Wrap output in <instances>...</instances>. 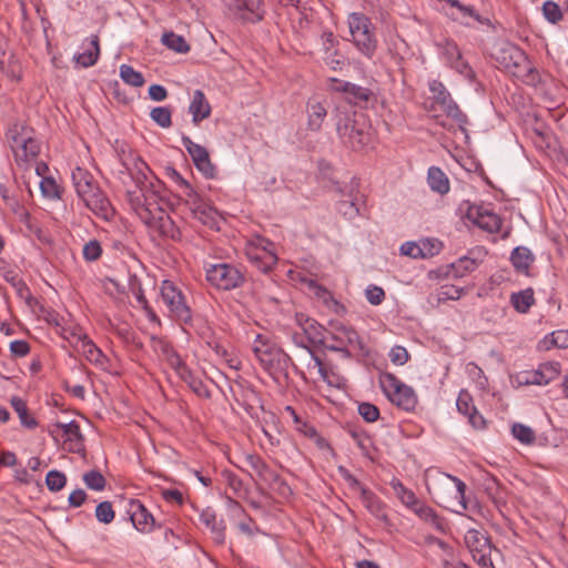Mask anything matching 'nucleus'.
<instances>
[{"instance_id":"c03bdc74","label":"nucleus","mask_w":568,"mask_h":568,"mask_svg":"<svg viewBox=\"0 0 568 568\" xmlns=\"http://www.w3.org/2000/svg\"><path fill=\"white\" fill-rule=\"evenodd\" d=\"M161 354L164 361L173 368L176 373L184 367L186 364L182 361L181 356L175 352L173 346L169 343L161 344Z\"/></svg>"},{"instance_id":"9d476101","label":"nucleus","mask_w":568,"mask_h":568,"mask_svg":"<svg viewBox=\"0 0 568 568\" xmlns=\"http://www.w3.org/2000/svg\"><path fill=\"white\" fill-rule=\"evenodd\" d=\"M348 24L355 47L366 58L372 59L377 49V40L372 31L369 19L362 13H352Z\"/></svg>"},{"instance_id":"0eeeda50","label":"nucleus","mask_w":568,"mask_h":568,"mask_svg":"<svg viewBox=\"0 0 568 568\" xmlns=\"http://www.w3.org/2000/svg\"><path fill=\"white\" fill-rule=\"evenodd\" d=\"M7 138L19 165L22 162L34 160L39 155L40 143L32 136V129L16 123L9 129Z\"/></svg>"},{"instance_id":"09e8293b","label":"nucleus","mask_w":568,"mask_h":568,"mask_svg":"<svg viewBox=\"0 0 568 568\" xmlns=\"http://www.w3.org/2000/svg\"><path fill=\"white\" fill-rule=\"evenodd\" d=\"M151 119L161 128L168 129L172 125V112L168 106H155L150 112Z\"/></svg>"},{"instance_id":"1a4fd4ad","label":"nucleus","mask_w":568,"mask_h":568,"mask_svg":"<svg viewBox=\"0 0 568 568\" xmlns=\"http://www.w3.org/2000/svg\"><path fill=\"white\" fill-rule=\"evenodd\" d=\"M379 385L386 397L397 407L410 412L417 405V396L410 386L400 382L392 373H382L379 375Z\"/></svg>"},{"instance_id":"2eb2a0df","label":"nucleus","mask_w":568,"mask_h":568,"mask_svg":"<svg viewBox=\"0 0 568 568\" xmlns=\"http://www.w3.org/2000/svg\"><path fill=\"white\" fill-rule=\"evenodd\" d=\"M464 541L474 560L481 568H495L491 560L493 546L483 530L468 529L464 536Z\"/></svg>"},{"instance_id":"6ab92c4d","label":"nucleus","mask_w":568,"mask_h":568,"mask_svg":"<svg viewBox=\"0 0 568 568\" xmlns=\"http://www.w3.org/2000/svg\"><path fill=\"white\" fill-rule=\"evenodd\" d=\"M183 146L189 152L190 156L193 160L195 168L203 173V175L207 179H213L216 175V169L210 160V154L207 150L194 143L189 136L184 135L182 138Z\"/></svg>"},{"instance_id":"680f3d73","label":"nucleus","mask_w":568,"mask_h":568,"mask_svg":"<svg viewBox=\"0 0 568 568\" xmlns=\"http://www.w3.org/2000/svg\"><path fill=\"white\" fill-rule=\"evenodd\" d=\"M465 290L463 287H457L454 285H443L438 292V302H446L448 300L456 301L460 298L464 294Z\"/></svg>"},{"instance_id":"dca6fc26","label":"nucleus","mask_w":568,"mask_h":568,"mask_svg":"<svg viewBox=\"0 0 568 568\" xmlns=\"http://www.w3.org/2000/svg\"><path fill=\"white\" fill-rule=\"evenodd\" d=\"M429 90L433 93L434 102L440 106L443 112L448 118L455 120L460 130L466 131L468 118L452 99L450 93L446 90L445 85L442 82L434 80L429 83Z\"/></svg>"},{"instance_id":"774afa93","label":"nucleus","mask_w":568,"mask_h":568,"mask_svg":"<svg viewBox=\"0 0 568 568\" xmlns=\"http://www.w3.org/2000/svg\"><path fill=\"white\" fill-rule=\"evenodd\" d=\"M477 267L475 260L469 257H462L453 264V268L457 276H464L467 272H473Z\"/></svg>"},{"instance_id":"37998d69","label":"nucleus","mask_w":568,"mask_h":568,"mask_svg":"<svg viewBox=\"0 0 568 568\" xmlns=\"http://www.w3.org/2000/svg\"><path fill=\"white\" fill-rule=\"evenodd\" d=\"M310 288L327 307L333 308L335 312H339V310L344 308V306L333 297L332 293L326 287L312 281L310 283Z\"/></svg>"},{"instance_id":"c85d7f7f","label":"nucleus","mask_w":568,"mask_h":568,"mask_svg":"<svg viewBox=\"0 0 568 568\" xmlns=\"http://www.w3.org/2000/svg\"><path fill=\"white\" fill-rule=\"evenodd\" d=\"M54 427L61 429L63 435L67 436V440L70 442L71 452H80L83 448V436L80 430V426L75 420L70 423H57Z\"/></svg>"},{"instance_id":"58836bf2","label":"nucleus","mask_w":568,"mask_h":568,"mask_svg":"<svg viewBox=\"0 0 568 568\" xmlns=\"http://www.w3.org/2000/svg\"><path fill=\"white\" fill-rule=\"evenodd\" d=\"M510 302L514 308L519 313H527L531 305L535 303L534 290L526 288L524 291L513 293Z\"/></svg>"},{"instance_id":"f03ea898","label":"nucleus","mask_w":568,"mask_h":568,"mask_svg":"<svg viewBox=\"0 0 568 568\" xmlns=\"http://www.w3.org/2000/svg\"><path fill=\"white\" fill-rule=\"evenodd\" d=\"M72 181L78 196L93 214L105 221L113 219L115 212L109 197L89 171L75 168L72 171Z\"/></svg>"},{"instance_id":"603ef678","label":"nucleus","mask_w":568,"mask_h":568,"mask_svg":"<svg viewBox=\"0 0 568 568\" xmlns=\"http://www.w3.org/2000/svg\"><path fill=\"white\" fill-rule=\"evenodd\" d=\"M516 78L532 87H537L541 82L539 71L531 65L529 60H527L526 68H524L520 73L516 74Z\"/></svg>"},{"instance_id":"473e14b6","label":"nucleus","mask_w":568,"mask_h":568,"mask_svg":"<svg viewBox=\"0 0 568 568\" xmlns=\"http://www.w3.org/2000/svg\"><path fill=\"white\" fill-rule=\"evenodd\" d=\"M483 488L487 496L494 501V504H506V490L504 487H501L496 477L486 475L483 480Z\"/></svg>"},{"instance_id":"72a5a7b5","label":"nucleus","mask_w":568,"mask_h":568,"mask_svg":"<svg viewBox=\"0 0 568 568\" xmlns=\"http://www.w3.org/2000/svg\"><path fill=\"white\" fill-rule=\"evenodd\" d=\"M326 331L321 324L312 318H305L303 333L312 344L326 345Z\"/></svg>"},{"instance_id":"ddd939ff","label":"nucleus","mask_w":568,"mask_h":568,"mask_svg":"<svg viewBox=\"0 0 568 568\" xmlns=\"http://www.w3.org/2000/svg\"><path fill=\"white\" fill-rule=\"evenodd\" d=\"M161 297L175 321L183 324L192 323L191 307L187 305L185 296L171 281H163Z\"/></svg>"},{"instance_id":"3c124183","label":"nucleus","mask_w":568,"mask_h":568,"mask_svg":"<svg viewBox=\"0 0 568 568\" xmlns=\"http://www.w3.org/2000/svg\"><path fill=\"white\" fill-rule=\"evenodd\" d=\"M511 434L516 439L526 445L532 444L536 439L535 432L530 427L519 423L513 425Z\"/></svg>"},{"instance_id":"39448f33","label":"nucleus","mask_w":568,"mask_h":568,"mask_svg":"<svg viewBox=\"0 0 568 568\" xmlns=\"http://www.w3.org/2000/svg\"><path fill=\"white\" fill-rule=\"evenodd\" d=\"M336 130L342 142L354 151L362 150L369 142V125L362 113L339 114Z\"/></svg>"},{"instance_id":"bf43d9fd","label":"nucleus","mask_w":568,"mask_h":568,"mask_svg":"<svg viewBox=\"0 0 568 568\" xmlns=\"http://www.w3.org/2000/svg\"><path fill=\"white\" fill-rule=\"evenodd\" d=\"M446 52L452 58H455V61H452V67L455 68L457 71H459L463 74H468V72L471 71L468 64L462 59V53L456 44L448 45Z\"/></svg>"},{"instance_id":"f704fd0d","label":"nucleus","mask_w":568,"mask_h":568,"mask_svg":"<svg viewBox=\"0 0 568 568\" xmlns=\"http://www.w3.org/2000/svg\"><path fill=\"white\" fill-rule=\"evenodd\" d=\"M361 500L365 508L374 515L378 519H386V514L384 510V504L379 500V498L369 489H362L359 494Z\"/></svg>"},{"instance_id":"6e6552de","label":"nucleus","mask_w":568,"mask_h":568,"mask_svg":"<svg viewBox=\"0 0 568 568\" xmlns=\"http://www.w3.org/2000/svg\"><path fill=\"white\" fill-rule=\"evenodd\" d=\"M206 281L219 291H233L245 283V274L241 267L231 263H216L206 266Z\"/></svg>"},{"instance_id":"c9c22d12","label":"nucleus","mask_w":568,"mask_h":568,"mask_svg":"<svg viewBox=\"0 0 568 568\" xmlns=\"http://www.w3.org/2000/svg\"><path fill=\"white\" fill-rule=\"evenodd\" d=\"M176 374L197 396L203 398H209L211 396V393L204 383L199 377L194 376V374L186 365L182 367Z\"/></svg>"},{"instance_id":"69168bd1","label":"nucleus","mask_w":568,"mask_h":568,"mask_svg":"<svg viewBox=\"0 0 568 568\" xmlns=\"http://www.w3.org/2000/svg\"><path fill=\"white\" fill-rule=\"evenodd\" d=\"M358 414L367 423H374L379 418V409L377 406L366 402L358 405Z\"/></svg>"},{"instance_id":"393cba45","label":"nucleus","mask_w":568,"mask_h":568,"mask_svg":"<svg viewBox=\"0 0 568 568\" xmlns=\"http://www.w3.org/2000/svg\"><path fill=\"white\" fill-rule=\"evenodd\" d=\"M447 3L450 7L456 8L458 11L457 14L452 16L453 20L459 21L466 27L473 26L468 19H471L479 24L493 27L490 19L480 16L473 6H465L459 0H447Z\"/></svg>"},{"instance_id":"0e129e2a","label":"nucleus","mask_w":568,"mask_h":568,"mask_svg":"<svg viewBox=\"0 0 568 568\" xmlns=\"http://www.w3.org/2000/svg\"><path fill=\"white\" fill-rule=\"evenodd\" d=\"M365 297L369 304L377 306L384 302L385 291L381 286L371 284L365 290Z\"/></svg>"},{"instance_id":"7c9ffc66","label":"nucleus","mask_w":568,"mask_h":568,"mask_svg":"<svg viewBox=\"0 0 568 568\" xmlns=\"http://www.w3.org/2000/svg\"><path fill=\"white\" fill-rule=\"evenodd\" d=\"M293 341L296 345L302 346L306 351L304 354V359L306 362L307 368L317 369L320 376L326 381L328 375L323 366L322 361L313 353L310 347L305 346L303 337L298 333H295L293 334Z\"/></svg>"},{"instance_id":"f8f14e48","label":"nucleus","mask_w":568,"mask_h":568,"mask_svg":"<svg viewBox=\"0 0 568 568\" xmlns=\"http://www.w3.org/2000/svg\"><path fill=\"white\" fill-rule=\"evenodd\" d=\"M175 175L179 183L185 189V204L190 209L193 217L210 229H219L217 211L205 202L179 173L175 172Z\"/></svg>"},{"instance_id":"c756f323","label":"nucleus","mask_w":568,"mask_h":568,"mask_svg":"<svg viewBox=\"0 0 568 568\" xmlns=\"http://www.w3.org/2000/svg\"><path fill=\"white\" fill-rule=\"evenodd\" d=\"M11 407L18 414L20 423L28 429L38 427V420L30 413L27 402L19 396H12L10 399Z\"/></svg>"},{"instance_id":"e2e57ef3","label":"nucleus","mask_w":568,"mask_h":568,"mask_svg":"<svg viewBox=\"0 0 568 568\" xmlns=\"http://www.w3.org/2000/svg\"><path fill=\"white\" fill-rule=\"evenodd\" d=\"M400 253L406 256H410L413 258H425L427 257V252L423 244H417L415 242H406L400 246Z\"/></svg>"},{"instance_id":"de8ad7c7","label":"nucleus","mask_w":568,"mask_h":568,"mask_svg":"<svg viewBox=\"0 0 568 568\" xmlns=\"http://www.w3.org/2000/svg\"><path fill=\"white\" fill-rule=\"evenodd\" d=\"M82 479L89 489L95 491H101L106 486L104 476L101 474V471L95 469L84 473Z\"/></svg>"},{"instance_id":"cd10ccee","label":"nucleus","mask_w":568,"mask_h":568,"mask_svg":"<svg viewBox=\"0 0 568 568\" xmlns=\"http://www.w3.org/2000/svg\"><path fill=\"white\" fill-rule=\"evenodd\" d=\"M200 520L211 530L214 541L217 545H223L225 541V525L223 520H216L215 511L211 508L204 509L200 514Z\"/></svg>"},{"instance_id":"4468645a","label":"nucleus","mask_w":568,"mask_h":568,"mask_svg":"<svg viewBox=\"0 0 568 568\" xmlns=\"http://www.w3.org/2000/svg\"><path fill=\"white\" fill-rule=\"evenodd\" d=\"M493 57L500 69L516 77L526 68L528 57L517 45L510 42H501L496 48Z\"/></svg>"},{"instance_id":"6e6d98bb","label":"nucleus","mask_w":568,"mask_h":568,"mask_svg":"<svg viewBox=\"0 0 568 568\" xmlns=\"http://www.w3.org/2000/svg\"><path fill=\"white\" fill-rule=\"evenodd\" d=\"M542 13L546 20L552 24L558 23L562 19L561 9L554 1H546L542 4Z\"/></svg>"},{"instance_id":"052dcab7","label":"nucleus","mask_w":568,"mask_h":568,"mask_svg":"<svg viewBox=\"0 0 568 568\" xmlns=\"http://www.w3.org/2000/svg\"><path fill=\"white\" fill-rule=\"evenodd\" d=\"M250 258L255 262L257 267L263 272L270 271L277 261L276 255L270 252H264L263 255L250 254Z\"/></svg>"},{"instance_id":"20e7f679","label":"nucleus","mask_w":568,"mask_h":568,"mask_svg":"<svg viewBox=\"0 0 568 568\" xmlns=\"http://www.w3.org/2000/svg\"><path fill=\"white\" fill-rule=\"evenodd\" d=\"M323 347L338 352L345 358H351L353 352L366 353L358 333L341 322H329L326 331V345Z\"/></svg>"},{"instance_id":"13d9d810","label":"nucleus","mask_w":568,"mask_h":568,"mask_svg":"<svg viewBox=\"0 0 568 568\" xmlns=\"http://www.w3.org/2000/svg\"><path fill=\"white\" fill-rule=\"evenodd\" d=\"M223 477L229 486V488L234 493L235 496L242 497L246 489L244 488V484L242 479L236 476L234 473L225 470L223 471Z\"/></svg>"},{"instance_id":"4d7b16f0","label":"nucleus","mask_w":568,"mask_h":568,"mask_svg":"<svg viewBox=\"0 0 568 568\" xmlns=\"http://www.w3.org/2000/svg\"><path fill=\"white\" fill-rule=\"evenodd\" d=\"M40 189H41L42 194L45 197L60 199V196H61L60 195V193H61L60 186L57 184V182L52 178L43 176V179L40 182Z\"/></svg>"},{"instance_id":"864d4df0","label":"nucleus","mask_w":568,"mask_h":568,"mask_svg":"<svg viewBox=\"0 0 568 568\" xmlns=\"http://www.w3.org/2000/svg\"><path fill=\"white\" fill-rule=\"evenodd\" d=\"M45 485L51 491H60L67 485V476L59 470H50L45 476Z\"/></svg>"},{"instance_id":"2f4dec72","label":"nucleus","mask_w":568,"mask_h":568,"mask_svg":"<svg viewBox=\"0 0 568 568\" xmlns=\"http://www.w3.org/2000/svg\"><path fill=\"white\" fill-rule=\"evenodd\" d=\"M510 261L517 272L528 274L535 257L529 248L518 246L511 252Z\"/></svg>"},{"instance_id":"5fc2aeb1","label":"nucleus","mask_w":568,"mask_h":568,"mask_svg":"<svg viewBox=\"0 0 568 568\" xmlns=\"http://www.w3.org/2000/svg\"><path fill=\"white\" fill-rule=\"evenodd\" d=\"M95 517L102 524H110L115 517L112 504L110 501H102L95 508Z\"/></svg>"},{"instance_id":"bb28decb","label":"nucleus","mask_w":568,"mask_h":568,"mask_svg":"<svg viewBox=\"0 0 568 568\" xmlns=\"http://www.w3.org/2000/svg\"><path fill=\"white\" fill-rule=\"evenodd\" d=\"M189 112L192 114V122L195 125L211 115V105L207 102L203 91H194L192 101L189 105Z\"/></svg>"},{"instance_id":"a878e982","label":"nucleus","mask_w":568,"mask_h":568,"mask_svg":"<svg viewBox=\"0 0 568 568\" xmlns=\"http://www.w3.org/2000/svg\"><path fill=\"white\" fill-rule=\"evenodd\" d=\"M72 336L75 338L77 349L81 351L89 362L100 365L103 363L104 354L85 334L73 333Z\"/></svg>"},{"instance_id":"8fccbe9b","label":"nucleus","mask_w":568,"mask_h":568,"mask_svg":"<svg viewBox=\"0 0 568 568\" xmlns=\"http://www.w3.org/2000/svg\"><path fill=\"white\" fill-rule=\"evenodd\" d=\"M120 77L121 79L132 85V87H142L144 84V78L142 73L135 71L131 65L122 64L120 67Z\"/></svg>"},{"instance_id":"79ce46f5","label":"nucleus","mask_w":568,"mask_h":568,"mask_svg":"<svg viewBox=\"0 0 568 568\" xmlns=\"http://www.w3.org/2000/svg\"><path fill=\"white\" fill-rule=\"evenodd\" d=\"M162 43L178 52V53H186L190 51V45L185 41V39L182 36L175 34L174 32H164L162 34Z\"/></svg>"},{"instance_id":"7ed1b4c3","label":"nucleus","mask_w":568,"mask_h":568,"mask_svg":"<svg viewBox=\"0 0 568 568\" xmlns=\"http://www.w3.org/2000/svg\"><path fill=\"white\" fill-rule=\"evenodd\" d=\"M253 353L262 367L275 379L280 375L287 377V368L290 366H292L295 372H298L297 366L294 364L290 355L271 344L262 335L256 336L253 345Z\"/></svg>"},{"instance_id":"423d86ee","label":"nucleus","mask_w":568,"mask_h":568,"mask_svg":"<svg viewBox=\"0 0 568 568\" xmlns=\"http://www.w3.org/2000/svg\"><path fill=\"white\" fill-rule=\"evenodd\" d=\"M465 493V483L452 475H446L445 480L435 485L434 490L430 491L434 500L440 507L456 514H462L467 509Z\"/></svg>"},{"instance_id":"e433bc0d","label":"nucleus","mask_w":568,"mask_h":568,"mask_svg":"<svg viewBox=\"0 0 568 568\" xmlns=\"http://www.w3.org/2000/svg\"><path fill=\"white\" fill-rule=\"evenodd\" d=\"M427 181L429 187L439 193L446 194L449 191V180L447 175L436 166H432L428 170Z\"/></svg>"},{"instance_id":"412c9836","label":"nucleus","mask_w":568,"mask_h":568,"mask_svg":"<svg viewBox=\"0 0 568 568\" xmlns=\"http://www.w3.org/2000/svg\"><path fill=\"white\" fill-rule=\"evenodd\" d=\"M331 81L334 83L333 90L336 92L345 93L347 95L348 102L355 105L366 104L375 97L373 91L368 88H364L335 78L331 79Z\"/></svg>"},{"instance_id":"a18cd8bd","label":"nucleus","mask_w":568,"mask_h":568,"mask_svg":"<svg viewBox=\"0 0 568 568\" xmlns=\"http://www.w3.org/2000/svg\"><path fill=\"white\" fill-rule=\"evenodd\" d=\"M392 487L395 490L397 498L409 509H412L418 501L416 495L410 489L406 488L399 480H393Z\"/></svg>"},{"instance_id":"338daca9","label":"nucleus","mask_w":568,"mask_h":568,"mask_svg":"<svg viewBox=\"0 0 568 568\" xmlns=\"http://www.w3.org/2000/svg\"><path fill=\"white\" fill-rule=\"evenodd\" d=\"M102 247L99 241L91 240L83 246V257L89 262H94L100 258Z\"/></svg>"},{"instance_id":"ea45409f","label":"nucleus","mask_w":568,"mask_h":568,"mask_svg":"<svg viewBox=\"0 0 568 568\" xmlns=\"http://www.w3.org/2000/svg\"><path fill=\"white\" fill-rule=\"evenodd\" d=\"M90 45L91 49H88L75 57L77 62L84 68L94 65L99 59L100 45L98 36L94 34L91 37Z\"/></svg>"},{"instance_id":"4c0bfd02","label":"nucleus","mask_w":568,"mask_h":568,"mask_svg":"<svg viewBox=\"0 0 568 568\" xmlns=\"http://www.w3.org/2000/svg\"><path fill=\"white\" fill-rule=\"evenodd\" d=\"M308 128L312 131H318L327 114L326 109L321 102L310 101L307 103Z\"/></svg>"},{"instance_id":"9b49d317","label":"nucleus","mask_w":568,"mask_h":568,"mask_svg":"<svg viewBox=\"0 0 568 568\" xmlns=\"http://www.w3.org/2000/svg\"><path fill=\"white\" fill-rule=\"evenodd\" d=\"M243 463L252 469L253 473L248 471V475L255 484L262 481L283 495L290 491L286 481L260 455L246 454L243 457Z\"/></svg>"},{"instance_id":"b1692460","label":"nucleus","mask_w":568,"mask_h":568,"mask_svg":"<svg viewBox=\"0 0 568 568\" xmlns=\"http://www.w3.org/2000/svg\"><path fill=\"white\" fill-rule=\"evenodd\" d=\"M146 225L156 231L162 239H169L174 242L181 241L182 239L180 229L166 212L155 216V219L148 222Z\"/></svg>"},{"instance_id":"aec40b11","label":"nucleus","mask_w":568,"mask_h":568,"mask_svg":"<svg viewBox=\"0 0 568 568\" xmlns=\"http://www.w3.org/2000/svg\"><path fill=\"white\" fill-rule=\"evenodd\" d=\"M333 191L339 196L336 207L346 219L352 220L359 214L358 196L354 186L342 187L339 183L333 184Z\"/></svg>"},{"instance_id":"a19ab883","label":"nucleus","mask_w":568,"mask_h":568,"mask_svg":"<svg viewBox=\"0 0 568 568\" xmlns=\"http://www.w3.org/2000/svg\"><path fill=\"white\" fill-rule=\"evenodd\" d=\"M4 205L17 216L21 223L27 226L29 231L33 230L30 213L17 195L12 196Z\"/></svg>"},{"instance_id":"49530a36","label":"nucleus","mask_w":568,"mask_h":568,"mask_svg":"<svg viewBox=\"0 0 568 568\" xmlns=\"http://www.w3.org/2000/svg\"><path fill=\"white\" fill-rule=\"evenodd\" d=\"M412 510L425 521H429L437 528H440L442 520L432 507L418 500L416 505L412 508Z\"/></svg>"},{"instance_id":"a211bd4d","label":"nucleus","mask_w":568,"mask_h":568,"mask_svg":"<svg viewBox=\"0 0 568 568\" xmlns=\"http://www.w3.org/2000/svg\"><path fill=\"white\" fill-rule=\"evenodd\" d=\"M559 374L560 364L557 362H548L540 364L535 371L518 374L517 382L519 385H547L556 379Z\"/></svg>"},{"instance_id":"f257e3e1","label":"nucleus","mask_w":568,"mask_h":568,"mask_svg":"<svg viewBox=\"0 0 568 568\" xmlns=\"http://www.w3.org/2000/svg\"><path fill=\"white\" fill-rule=\"evenodd\" d=\"M123 165L135 185L134 190H126L128 202L141 221L146 224L165 212L160 204L161 197L152 190V182L149 181L150 169L141 158H134L133 163L123 158Z\"/></svg>"},{"instance_id":"5701e85b","label":"nucleus","mask_w":568,"mask_h":568,"mask_svg":"<svg viewBox=\"0 0 568 568\" xmlns=\"http://www.w3.org/2000/svg\"><path fill=\"white\" fill-rule=\"evenodd\" d=\"M230 9L241 19L248 22H258L264 17L261 0H230Z\"/></svg>"},{"instance_id":"4be33fe9","label":"nucleus","mask_w":568,"mask_h":568,"mask_svg":"<svg viewBox=\"0 0 568 568\" xmlns=\"http://www.w3.org/2000/svg\"><path fill=\"white\" fill-rule=\"evenodd\" d=\"M466 217L475 225L489 233L498 232L501 227V219L481 206H469L466 212Z\"/></svg>"},{"instance_id":"f3484780","label":"nucleus","mask_w":568,"mask_h":568,"mask_svg":"<svg viewBox=\"0 0 568 568\" xmlns=\"http://www.w3.org/2000/svg\"><path fill=\"white\" fill-rule=\"evenodd\" d=\"M126 514L133 527L142 534H150L154 528L161 527L156 524L154 516L139 499L128 501Z\"/></svg>"}]
</instances>
